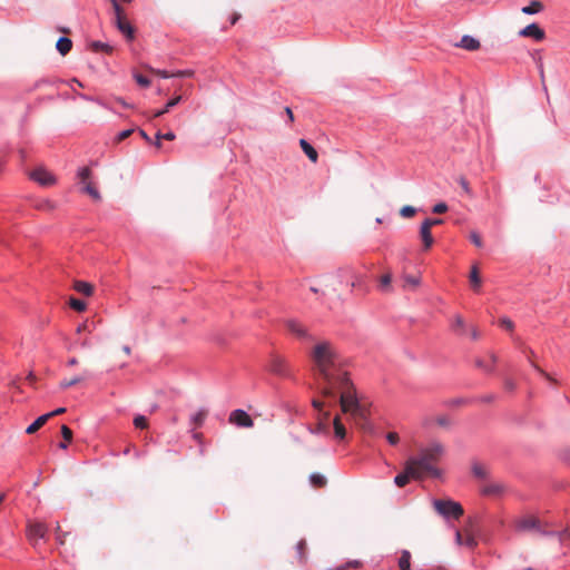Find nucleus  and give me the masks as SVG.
Here are the masks:
<instances>
[{"label": "nucleus", "mask_w": 570, "mask_h": 570, "mask_svg": "<svg viewBox=\"0 0 570 570\" xmlns=\"http://www.w3.org/2000/svg\"><path fill=\"white\" fill-rule=\"evenodd\" d=\"M309 356L321 380L322 395L335 402L338 392L342 412L351 414L354 421L364 429L367 424L368 410L357 400L347 372L342 368V358L335 345L325 340L316 342Z\"/></svg>", "instance_id": "obj_1"}, {"label": "nucleus", "mask_w": 570, "mask_h": 570, "mask_svg": "<svg viewBox=\"0 0 570 570\" xmlns=\"http://www.w3.org/2000/svg\"><path fill=\"white\" fill-rule=\"evenodd\" d=\"M444 454V446L439 442L431 443L428 448L420 451L417 458L409 459V470H412V465L420 471L422 478L425 475L439 476L440 471L435 464L440 461Z\"/></svg>", "instance_id": "obj_2"}, {"label": "nucleus", "mask_w": 570, "mask_h": 570, "mask_svg": "<svg viewBox=\"0 0 570 570\" xmlns=\"http://www.w3.org/2000/svg\"><path fill=\"white\" fill-rule=\"evenodd\" d=\"M48 525L38 520H29L26 528V537L33 548L38 546L40 539H46Z\"/></svg>", "instance_id": "obj_3"}, {"label": "nucleus", "mask_w": 570, "mask_h": 570, "mask_svg": "<svg viewBox=\"0 0 570 570\" xmlns=\"http://www.w3.org/2000/svg\"><path fill=\"white\" fill-rule=\"evenodd\" d=\"M435 511L444 518L452 517L459 519L463 515V508L460 503L452 500H434Z\"/></svg>", "instance_id": "obj_4"}, {"label": "nucleus", "mask_w": 570, "mask_h": 570, "mask_svg": "<svg viewBox=\"0 0 570 570\" xmlns=\"http://www.w3.org/2000/svg\"><path fill=\"white\" fill-rule=\"evenodd\" d=\"M513 527L517 532L524 533L529 531H538L546 534L541 530V522L538 517L533 514H522L514 519Z\"/></svg>", "instance_id": "obj_5"}, {"label": "nucleus", "mask_w": 570, "mask_h": 570, "mask_svg": "<svg viewBox=\"0 0 570 570\" xmlns=\"http://www.w3.org/2000/svg\"><path fill=\"white\" fill-rule=\"evenodd\" d=\"M91 170L89 167H82L78 171L79 183L82 184L81 190L88 194L92 199L100 200L101 196L97 187L91 183Z\"/></svg>", "instance_id": "obj_6"}, {"label": "nucleus", "mask_w": 570, "mask_h": 570, "mask_svg": "<svg viewBox=\"0 0 570 570\" xmlns=\"http://www.w3.org/2000/svg\"><path fill=\"white\" fill-rule=\"evenodd\" d=\"M29 178L42 187L53 186L57 181L56 177L45 167L39 166L29 173Z\"/></svg>", "instance_id": "obj_7"}, {"label": "nucleus", "mask_w": 570, "mask_h": 570, "mask_svg": "<svg viewBox=\"0 0 570 570\" xmlns=\"http://www.w3.org/2000/svg\"><path fill=\"white\" fill-rule=\"evenodd\" d=\"M229 422L239 428H253L254 421L253 419L244 411V410H234L229 414Z\"/></svg>", "instance_id": "obj_8"}, {"label": "nucleus", "mask_w": 570, "mask_h": 570, "mask_svg": "<svg viewBox=\"0 0 570 570\" xmlns=\"http://www.w3.org/2000/svg\"><path fill=\"white\" fill-rule=\"evenodd\" d=\"M410 479H422V476L420 474V471H417L413 465H412V470H409V460H407L405 462L404 472L400 473L395 476L394 483L399 488H403L410 482Z\"/></svg>", "instance_id": "obj_9"}, {"label": "nucleus", "mask_w": 570, "mask_h": 570, "mask_svg": "<svg viewBox=\"0 0 570 570\" xmlns=\"http://www.w3.org/2000/svg\"><path fill=\"white\" fill-rule=\"evenodd\" d=\"M519 36L533 38L537 41H542L546 38V32L537 23H531L519 31Z\"/></svg>", "instance_id": "obj_10"}, {"label": "nucleus", "mask_w": 570, "mask_h": 570, "mask_svg": "<svg viewBox=\"0 0 570 570\" xmlns=\"http://www.w3.org/2000/svg\"><path fill=\"white\" fill-rule=\"evenodd\" d=\"M269 371L274 374L285 376L287 374V364L279 355H273L269 362Z\"/></svg>", "instance_id": "obj_11"}, {"label": "nucleus", "mask_w": 570, "mask_h": 570, "mask_svg": "<svg viewBox=\"0 0 570 570\" xmlns=\"http://www.w3.org/2000/svg\"><path fill=\"white\" fill-rule=\"evenodd\" d=\"M504 491H505V485L501 482H495V481L485 483L481 489L482 494L488 495V497H499L502 493H504Z\"/></svg>", "instance_id": "obj_12"}, {"label": "nucleus", "mask_w": 570, "mask_h": 570, "mask_svg": "<svg viewBox=\"0 0 570 570\" xmlns=\"http://www.w3.org/2000/svg\"><path fill=\"white\" fill-rule=\"evenodd\" d=\"M420 237L423 243L424 249L429 250L432 247L434 239L431 233V227H429L428 224H421Z\"/></svg>", "instance_id": "obj_13"}, {"label": "nucleus", "mask_w": 570, "mask_h": 570, "mask_svg": "<svg viewBox=\"0 0 570 570\" xmlns=\"http://www.w3.org/2000/svg\"><path fill=\"white\" fill-rule=\"evenodd\" d=\"M116 26L118 30L124 33L129 40L134 39V28L127 21L126 17L116 18Z\"/></svg>", "instance_id": "obj_14"}, {"label": "nucleus", "mask_w": 570, "mask_h": 570, "mask_svg": "<svg viewBox=\"0 0 570 570\" xmlns=\"http://www.w3.org/2000/svg\"><path fill=\"white\" fill-rule=\"evenodd\" d=\"M456 46L460 47V48H463V49H465L468 51H475V50H478L480 48L481 45H480V41L478 39H475V38H473L471 36L465 35V36H463L461 38L460 43H458Z\"/></svg>", "instance_id": "obj_15"}, {"label": "nucleus", "mask_w": 570, "mask_h": 570, "mask_svg": "<svg viewBox=\"0 0 570 570\" xmlns=\"http://www.w3.org/2000/svg\"><path fill=\"white\" fill-rule=\"evenodd\" d=\"M287 330L298 337H307L306 328L297 321L291 320L286 323Z\"/></svg>", "instance_id": "obj_16"}, {"label": "nucleus", "mask_w": 570, "mask_h": 570, "mask_svg": "<svg viewBox=\"0 0 570 570\" xmlns=\"http://www.w3.org/2000/svg\"><path fill=\"white\" fill-rule=\"evenodd\" d=\"M299 146L302 150L305 153V155L308 157V159L315 164L318 159V154L315 150V148L305 139L299 140Z\"/></svg>", "instance_id": "obj_17"}, {"label": "nucleus", "mask_w": 570, "mask_h": 570, "mask_svg": "<svg viewBox=\"0 0 570 570\" xmlns=\"http://www.w3.org/2000/svg\"><path fill=\"white\" fill-rule=\"evenodd\" d=\"M472 473L475 478L485 480L490 475V470L485 464L475 462L472 465Z\"/></svg>", "instance_id": "obj_18"}, {"label": "nucleus", "mask_w": 570, "mask_h": 570, "mask_svg": "<svg viewBox=\"0 0 570 570\" xmlns=\"http://www.w3.org/2000/svg\"><path fill=\"white\" fill-rule=\"evenodd\" d=\"M49 419H50V415H47V414L39 416L32 424H30L27 428L26 433L27 434L36 433L39 429H41L48 422Z\"/></svg>", "instance_id": "obj_19"}, {"label": "nucleus", "mask_w": 570, "mask_h": 570, "mask_svg": "<svg viewBox=\"0 0 570 570\" xmlns=\"http://www.w3.org/2000/svg\"><path fill=\"white\" fill-rule=\"evenodd\" d=\"M73 288L85 296H91L94 293V286L90 283L83 281L75 282Z\"/></svg>", "instance_id": "obj_20"}, {"label": "nucleus", "mask_w": 570, "mask_h": 570, "mask_svg": "<svg viewBox=\"0 0 570 570\" xmlns=\"http://www.w3.org/2000/svg\"><path fill=\"white\" fill-rule=\"evenodd\" d=\"M56 48L62 56H66L72 48V41L69 38L61 37L58 39Z\"/></svg>", "instance_id": "obj_21"}, {"label": "nucleus", "mask_w": 570, "mask_h": 570, "mask_svg": "<svg viewBox=\"0 0 570 570\" xmlns=\"http://www.w3.org/2000/svg\"><path fill=\"white\" fill-rule=\"evenodd\" d=\"M333 425H334V433H335L336 439L344 440L346 436V429L343 425V423L341 422V419L338 415H336L334 417Z\"/></svg>", "instance_id": "obj_22"}, {"label": "nucleus", "mask_w": 570, "mask_h": 570, "mask_svg": "<svg viewBox=\"0 0 570 570\" xmlns=\"http://www.w3.org/2000/svg\"><path fill=\"white\" fill-rule=\"evenodd\" d=\"M180 100H181V96H176L175 98L170 99L163 109L155 111L153 117L157 118V117L165 115L173 107L177 106L180 102Z\"/></svg>", "instance_id": "obj_23"}, {"label": "nucleus", "mask_w": 570, "mask_h": 570, "mask_svg": "<svg viewBox=\"0 0 570 570\" xmlns=\"http://www.w3.org/2000/svg\"><path fill=\"white\" fill-rule=\"evenodd\" d=\"M89 48L94 52H105L108 55L112 52V47L101 41H92Z\"/></svg>", "instance_id": "obj_24"}, {"label": "nucleus", "mask_w": 570, "mask_h": 570, "mask_svg": "<svg viewBox=\"0 0 570 570\" xmlns=\"http://www.w3.org/2000/svg\"><path fill=\"white\" fill-rule=\"evenodd\" d=\"M61 435L63 438V442L59 444V448L66 450L68 444L72 441L73 433L67 425H61Z\"/></svg>", "instance_id": "obj_25"}, {"label": "nucleus", "mask_w": 570, "mask_h": 570, "mask_svg": "<svg viewBox=\"0 0 570 570\" xmlns=\"http://www.w3.org/2000/svg\"><path fill=\"white\" fill-rule=\"evenodd\" d=\"M542 9H543L542 2H540L538 0H533L530 2L529 6L523 7L521 11L525 14H534V13L542 11Z\"/></svg>", "instance_id": "obj_26"}, {"label": "nucleus", "mask_w": 570, "mask_h": 570, "mask_svg": "<svg viewBox=\"0 0 570 570\" xmlns=\"http://www.w3.org/2000/svg\"><path fill=\"white\" fill-rule=\"evenodd\" d=\"M328 419H330V412H323L322 415H318V423H317V426H316V431L318 433H327V431H328V425H327Z\"/></svg>", "instance_id": "obj_27"}, {"label": "nucleus", "mask_w": 570, "mask_h": 570, "mask_svg": "<svg viewBox=\"0 0 570 570\" xmlns=\"http://www.w3.org/2000/svg\"><path fill=\"white\" fill-rule=\"evenodd\" d=\"M400 570H411V553L407 550H403L399 559Z\"/></svg>", "instance_id": "obj_28"}, {"label": "nucleus", "mask_w": 570, "mask_h": 570, "mask_svg": "<svg viewBox=\"0 0 570 570\" xmlns=\"http://www.w3.org/2000/svg\"><path fill=\"white\" fill-rule=\"evenodd\" d=\"M309 482L314 488H324L327 484L326 478L320 473H312Z\"/></svg>", "instance_id": "obj_29"}, {"label": "nucleus", "mask_w": 570, "mask_h": 570, "mask_svg": "<svg viewBox=\"0 0 570 570\" xmlns=\"http://www.w3.org/2000/svg\"><path fill=\"white\" fill-rule=\"evenodd\" d=\"M470 283L475 291L481 286V277L476 266H473L470 272Z\"/></svg>", "instance_id": "obj_30"}, {"label": "nucleus", "mask_w": 570, "mask_h": 570, "mask_svg": "<svg viewBox=\"0 0 570 570\" xmlns=\"http://www.w3.org/2000/svg\"><path fill=\"white\" fill-rule=\"evenodd\" d=\"M489 360L490 362L488 363L484 360L479 358L475 361V365L487 372H490L492 371V364L497 362V357L494 354H490Z\"/></svg>", "instance_id": "obj_31"}, {"label": "nucleus", "mask_w": 570, "mask_h": 570, "mask_svg": "<svg viewBox=\"0 0 570 570\" xmlns=\"http://www.w3.org/2000/svg\"><path fill=\"white\" fill-rule=\"evenodd\" d=\"M55 533L58 544L63 546L66 543L67 537L69 535V532L62 531L60 523L57 522L55 527Z\"/></svg>", "instance_id": "obj_32"}, {"label": "nucleus", "mask_w": 570, "mask_h": 570, "mask_svg": "<svg viewBox=\"0 0 570 570\" xmlns=\"http://www.w3.org/2000/svg\"><path fill=\"white\" fill-rule=\"evenodd\" d=\"M453 331L458 332L459 334L464 333L465 323L461 315H455L452 324Z\"/></svg>", "instance_id": "obj_33"}, {"label": "nucleus", "mask_w": 570, "mask_h": 570, "mask_svg": "<svg viewBox=\"0 0 570 570\" xmlns=\"http://www.w3.org/2000/svg\"><path fill=\"white\" fill-rule=\"evenodd\" d=\"M392 275L391 273H386L380 278V287L384 292H389L391 289Z\"/></svg>", "instance_id": "obj_34"}, {"label": "nucleus", "mask_w": 570, "mask_h": 570, "mask_svg": "<svg viewBox=\"0 0 570 570\" xmlns=\"http://www.w3.org/2000/svg\"><path fill=\"white\" fill-rule=\"evenodd\" d=\"M35 207L40 210H53L56 206L49 199H41L35 204Z\"/></svg>", "instance_id": "obj_35"}, {"label": "nucleus", "mask_w": 570, "mask_h": 570, "mask_svg": "<svg viewBox=\"0 0 570 570\" xmlns=\"http://www.w3.org/2000/svg\"><path fill=\"white\" fill-rule=\"evenodd\" d=\"M69 305L71 308H73L77 312H83L87 307L86 303L83 301H80L78 298L71 297L69 299Z\"/></svg>", "instance_id": "obj_36"}, {"label": "nucleus", "mask_w": 570, "mask_h": 570, "mask_svg": "<svg viewBox=\"0 0 570 570\" xmlns=\"http://www.w3.org/2000/svg\"><path fill=\"white\" fill-rule=\"evenodd\" d=\"M206 416L207 411L200 410L191 417V422L194 423L195 426H200L204 423Z\"/></svg>", "instance_id": "obj_37"}, {"label": "nucleus", "mask_w": 570, "mask_h": 570, "mask_svg": "<svg viewBox=\"0 0 570 570\" xmlns=\"http://www.w3.org/2000/svg\"><path fill=\"white\" fill-rule=\"evenodd\" d=\"M416 214V208L410 205H405L400 209V215L403 218H412Z\"/></svg>", "instance_id": "obj_38"}, {"label": "nucleus", "mask_w": 570, "mask_h": 570, "mask_svg": "<svg viewBox=\"0 0 570 570\" xmlns=\"http://www.w3.org/2000/svg\"><path fill=\"white\" fill-rule=\"evenodd\" d=\"M82 379L83 377H81V376H75V377H72L70 380H63V381L60 382V387L62 390H66L68 387H71V386L78 384L79 382L82 381Z\"/></svg>", "instance_id": "obj_39"}, {"label": "nucleus", "mask_w": 570, "mask_h": 570, "mask_svg": "<svg viewBox=\"0 0 570 570\" xmlns=\"http://www.w3.org/2000/svg\"><path fill=\"white\" fill-rule=\"evenodd\" d=\"M134 425L137 428V429H146L148 426V421H147V417L144 416V415H137L135 419H134Z\"/></svg>", "instance_id": "obj_40"}, {"label": "nucleus", "mask_w": 570, "mask_h": 570, "mask_svg": "<svg viewBox=\"0 0 570 570\" xmlns=\"http://www.w3.org/2000/svg\"><path fill=\"white\" fill-rule=\"evenodd\" d=\"M499 324L501 327H503L504 330L510 331V332L513 331V328H514L513 322L508 317L500 318Z\"/></svg>", "instance_id": "obj_41"}, {"label": "nucleus", "mask_w": 570, "mask_h": 570, "mask_svg": "<svg viewBox=\"0 0 570 570\" xmlns=\"http://www.w3.org/2000/svg\"><path fill=\"white\" fill-rule=\"evenodd\" d=\"M111 4H112V8H114V11H115V18H121V17H125V11L124 9L120 7V4L118 3L117 0H110Z\"/></svg>", "instance_id": "obj_42"}, {"label": "nucleus", "mask_w": 570, "mask_h": 570, "mask_svg": "<svg viewBox=\"0 0 570 570\" xmlns=\"http://www.w3.org/2000/svg\"><path fill=\"white\" fill-rule=\"evenodd\" d=\"M419 285V279L414 276L406 275L404 276V287L412 286L416 287Z\"/></svg>", "instance_id": "obj_43"}, {"label": "nucleus", "mask_w": 570, "mask_h": 570, "mask_svg": "<svg viewBox=\"0 0 570 570\" xmlns=\"http://www.w3.org/2000/svg\"><path fill=\"white\" fill-rule=\"evenodd\" d=\"M470 239H471V242H472L475 246H478V247H482L483 242H482V238H481V236L479 235V233H476V232H471V234H470Z\"/></svg>", "instance_id": "obj_44"}, {"label": "nucleus", "mask_w": 570, "mask_h": 570, "mask_svg": "<svg viewBox=\"0 0 570 570\" xmlns=\"http://www.w3.org/2000/svg\"><path fill=\"white\" fill-rule=\"evenodd\" d=\"M386 440L390 444L395 445L399 442L400 438L396 432H389L386 434Z\"/></svg>", "instance_id": "obj_45"}, {"label": "nucleus", "mask_w": 570, "mask_h": 570, "mask_svg": "<svg viewBox=\"0 0 570 570\" xmlns=\"http://www.w3.org/2000/svg\"><path fill=\"white\" fill-rule=\"evenodd\" d=\"M432 210L434 214H443L448 210V205L445 203H439L434 205Z\"/></svg>", "instance_id": "obj_46"}, {"label": "nucleus", "mask_w": 570, "mask_h": 570, "mask_svg": "<svg viewBox=\"0 0 570 570\" xmlns=\"http://www.w3.org/2000/svg\"><path fill=\"white\" fill-rule=\"evenodd\" d=\"M435 422H436L438 425L445 426V428L449 426L450 423H451L449 416H446V415L438 416L435 419Z\"/></svg>", "instance_id": "obj_47"}, {"label": "nucleus", "mask_w": 570, "mask_h": 570, "mask_svg": "<svg viewBox=\"0 0 570 570\" xmlns=\"http://www.w3.org/2000/svg\"><path fill=\"white\" fill-rule=\"evenodd\" d=\"M193 76H194V70H190V69L173 72V77L183 78V77H193Z\"/></svg>", "instance_id": "obj_48"}, {"label": "nucleus", "mask_w": 570, "mask_h": 570, "mask_svg": "<svg viewBox=\"0 0 570 570\" xmlns=\"http://www.w3.org/2000/svg\"><path fill=\"white\" fill-rule=\"evenodd\" d=\"M135 79H136L137 83L142 87H148L150 85L149 79L142 75H136Z\"/></svg>", "instance_id": "obj_49"}, {"label": "nucleus", "mask_w": 570, "mask_h": 570, "mask_svg": "<svg viewBox=\"0 0 570 570\" xmlns=\"http://www.w3.org/2000/svg\"><path fill=\"white\" fill-rule=\"evenodd\" d=\"M459 184L462 187V189L464 190V193L470 196L471 195V188H470V185H469L468 180L464 177H461L459 179Z\"/></svg>", "instance_id": "obj_50"}, {"label": "nucleus", "mask_w": 570, "mask_h": 570, "mask_svg": "<svg viewBox=\"0 0 570 570\" xmlns=\"http://www.w3.org/2000/svg\"><path fill=\"white\" fill-rule=\"evenodd\" d=\"M134 132V129H127L118 134L117 141H122L127 139L131 134Z\"/></svg>", "instance_id": "obj_51"}, {"label": "nucleus", "mask_w": 570, "mask_h": 570, "mask_svg": "<svg viewBox=\"0 0 570 570\" xmlns=\"http://www.w3.org/2000/svg\"><path fill=\"white\" fill-rule=\"evenodd\" d=\"M151 72H154L155 75H157L158 77H161V78H171L173 77V72L170 73L166 70L151 69Z\"/></svg>", "instance_id": "obj_52"}, {"label": "nucleus", "mask_w": 570, "mask_h": 570, "mask_svg": "<svg viewBox=\"0 0 570 570\" xmlns=\"http://www.w3.org/2000/svg\"><path fill=\"white\" fill-rule=\"evenodd\" d=\"M442 223H443V220H442V219H440V218H426V219L423 222V224H428V226H429V227H431V228H432L433 226H435V225H440V224H442Z\"/></svg>", "instance_id": "obj_53"}, {"label": "nucleus", "mask_w": 570, "mask_h": 570, "mask_svg": "<svg viewBox=\"0 0 570 570\" xmlns=\"http://www.w3.org/2000/svg\"><path fill=\"white\" fill-rule=\"evenodd\" d=\"M305 548H306V541L305 540H301L297 543V550H298L301 559H304V550H305Z\"/></svg>", "instance_id": "obj_54"}, {"label": "nucleus", "mask_w": 570, "mask_h": 570, "mask_svg": "<svg viewBox=\"0 0 570 570\" xmlns=\"http://www.w3.org/2000/svg\"><path fill=\"white\" fill-rule=\"evenodd\" d=\"M313 406L318 410L320 412V415H322V413L324 412L323 411V406H324V403L318 401V400H313Z\"/></svg>", "instance_id": "obj_55"}, {"label": "nucleus", "mask_w": 570, "mask_h": 570, "mask_svg": "<svg viewBox=\"0 0 570 570\" xmlns=\"http://www.w3.org/2000/svg\"><path fill=\"white\" fill-rule=\"evenodd\" d=\"M504 389L508 391H513L515 389V383L508 379L504 381Z\"/></svg>", "instance_id": "obj_56"}, {"label": "nucleus", "mask_w": 570, "mask_h": 570, "mask_svg": "<svg viewBox=\"0 0 570 570\" xmlns=\"http://www.w3.org/2000/svg\"><path fill=\"white\" fill-rule=\"evenodd\" d=\"M65 412H66L65 407H59V409H57V410H55L52 412L47 413V415H50V419H51V417H53L56 415H60V414H62Z\"/></svg>", "instance_id": "obj_57"}, {"label": "nucleus", "mask_w": 570, "mask_h": 570, "mask_svg": "<svg viewBox=\"0 0 570 570\" xmlns=\"http://www.w3.org/2000/svg\"><path fill=\"white\" fill-rule=\"evenodd\" d=\"M86 331H88V325L86 323L80 324L76 330L77 334H80Z\"/></svg>", "instance_id": "obj_58"}, {"label": "nucleus", "mask_w": 570, "mask_h": 570, "mask_svg": "<svg viewBox=\"0 0 570 570\" xmlns=\"http://www.w3.org/2000/svg\"><path fill=\"white\" fill-rule=\"evenodd\" d=\"M285 112H286V115L288 117L289 122H293L294 121V114H293L292 109L289 107H286L285 108Z\"/></svg>", "instance_id": "obj_59"}, {"label": "nucleus", "mask_w": 570, "mask_h": 570, "mask_svg": "<svg viewBox=\"0 0 570 570\" xmlns=\"http://www.w3.org/2000/svg\"><path fill=\"white\" fill-rule=\"evenodd\" d=\"M465 544H468L469 547H474L476 544L475 540L473 537H468L466 540H465Z\"/></svg>", "instance_id": "obj_60"}, {"label": "nucleus", "mask_w": 570, "mask_h": 570, "mask_svg": "<svg viewBox=\"0 0 570 570\" xmlns=\"http://www.w3.org/2000/svg\"><path fill=\"white\" fill-rule=\"evenodd\" d=\"M471 337L478 340L480 337L479 331L475 327L471 328Z\"/></svg>", "instance_id": "obj_61"}, {"label": "nucleus", "mask_w": 570, "mask_h": 570, "mask_svg": "<svg viewBox=\"0 0 570 570\" xmlns=\"http://www.w3.org/2000/svg\"><path fill=\"white\" fill-rule=\"evenodd\" d=\"M163 137H164V139H166V140H174V139H175V134H174V132H171V131H169V132H167V134H164V136H163Z\"/></svg>", "instance_id": "obj_62"}, {"label": "nucleus", "mask_w": 570, "mask_h": 570, "mask_svg": "<svg viewBox=\"0 0 570 570\" xmlns=\"http://www.w3.org/2000/svg\"><path fill=\"white\" fill-rule=\"evenodd\" d=\"M139 134L140 136L147 141V142H151V139L150 137L146 134V131H144L142 129L139 130Z\"/></svg>", "instance_id": "obj_63"}, {"label": "nucleus", "mask_w": 570, "mask_h": 570, "mask_svg": "<svg viewBox=\"0 0 570 570\" xmlns=\"http://www.w3.org/2000/svg\"><path fill=\"white\" fill-rule=\"evenodd\" d=\"M544 377H547L549 381H552V379L550 377V375L548 373H546L543 370H541L540 367H538L537 365H533Z\"/></svg>", "instance_id": "obj_64"}]
</instances>
